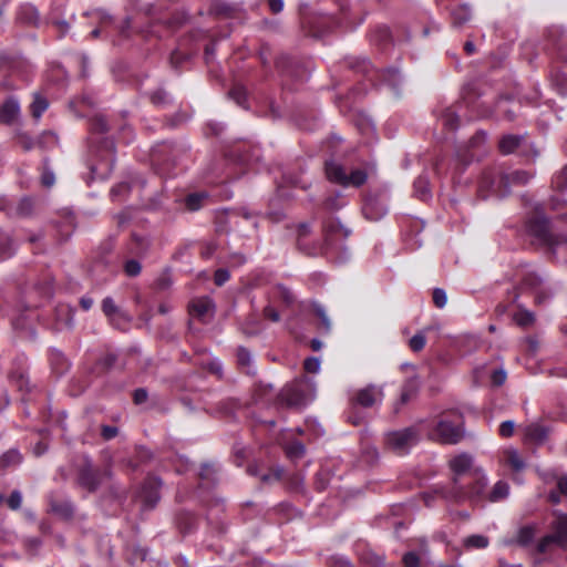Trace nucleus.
Segmentation results:
<instances>
[{
	"label": "nucleus",
	"instance_id": "1",
	"mask_svg": "<svg viewBox=\"0 0 567 567\" xmlns=\"http://www.w3.org/2000/svg\"><path fill=\"white\" fill-rule=\"evenodd\" d=\"M84 17L90 20V24H95L94 29L90 32L91 39H96L102 32L111 35L110 29H114L122 39H131L133 34H137L143 39H148L152 35L162 38L183 23V17L171 14L153 4L147 6L143 11V18L147 22L145 28L137 29L133 27L130 18H126L121 25H114L113 17L103 10L84 13Z\"/></svg>",
	"mask_w": 567,
	"mask_h": 567
},
{
	"label": "nucleus",
	"instance_id": "2",
	"mask_svg": "<svg viewBox=\"0 0 567 567\" xmlns=\"http://www.w3.org/2000/svg\"><path fill=\"white\" fill-rule=\"evenodd\" d=\"M334 2L339 8L340 17L319 13L302 19L301 24L307 35L321 38L338 27L354 28L364 21L367 13L361 14L359 4L350 8L349 0H334Z\"/></svg>",
	"mask_w": 567,
	"mask_h": 567
},
{
	"label": "nucleus",
	"instance_id": "3",
	"mask_svg": "<svg viewBox=\"0 0 567 567\" xmlns=\"http://www.w3.org/2000/svg\"><path fill=\"white\" fill-rule=\"evenodd\" d=\"M532 176L529 172L523 169L505 172L501 167H488L481 175L477 194L482 199L489 195L505 197L511 193L512 186H523Z\"/></svg>",
	"mask_w": 567,
	"mask_h": 567
},
{
	"label": "nucleus",
	"instance_id": "4",
	"mask_svg": "<svg viewBox=\"0 0 567 567\" xmlns=\"http://www.w3.org/2000/svg\"><path fill=\"white\" fill-rule=\"evenodd\" d=\"M546 49L555 62L550 69V82L560 95L567 94V70L556 63H567V34L559 27H551L546 31Z\"/></svg>",
	"mask_w": 567,
	"mask_h": 567
},
{
	"label": "nucleus",
	"instance_id": "5",
	"mask_svg": "<svg viewBox=\"0 0 567 567\" xmlns=\"http://www.w3.org/2000/svg\"><path fill=\"white\" fill-rule=\"evenodd\" d=\"M463 423L458 411H445L430 422L427 437L441 444H457L464 436Z\"/></svg>",
	"mask_w": 567,
	"mask_h": 567
},
{
	"label": "nucleus",
	"instance_id": "6",
	"mask_svg": "<svg viewBox=\"0 0 567 567\" xmlns=\"http://www.w3.org/2000/svg\"><path fill=\"white\" fill-rule=\"evenodd\" d=\"M525 227L528 235L544 247L555 249L566 241L564 235L551 231L550 220L538 209L527 218Z\"/></svg>",
	"mask_w": 567,
	"mask_h": 567
},
{
	"label": "nucleus",
	"instance_id": "7",
	"mask_svg": "<svg viewBox=\"0 0 567 567\" xmlns=\"http://www.w3.org/2000/svg\"><path fill=\"white\" fill-rule=\"evenodd\" d=\"M351 68L357 72L362 73L363 76L373 85L375 82H379L380 84L389 86L396 95H399L402 76L398 69L386 68L383 70H377L372 66L371 62L365 59L352 64Z\"/></svg>",
	"mask_w": 567,
	"mask_h": 567
},
{
	"label": "nucleus",
	"instance_id": "8",
	"mask_svg": "<svg viewBox=\"0 0 567 567\" xmlns=\"http://www.w3.org/2000/svg\"><path fill=\"white\" fill-rule=\"evenodd\" d=\"M465 481L466 482L462 483L460 486L453 487L454 492L461 496L460 499H455V504H462L465 502L477 504L480 502L486 501L487 478L482 470H475L471 472V476Z\"/></svg>",
	"mask_w": 567,
	"mask_h": 567
},
{
	"label": "nucleus",
	"instance_id": "9",
	"mask_svg": "<svg viewBox=\"0 0 567 567\" xmlns=\"http://www.w3.org/2000/svg\"><path fill=\"white\" fill-rule=\"evenodd\" d=\"M107 471L99 465H95L87 456L75 467V483L87 493H94L101 486Z\"/></svg>",
	"mask_w": 567,
	"mask_h": 567
},
{
	"label": "nucleus",
	"instance_id": "10",
	"mask_svg": "<svg viewBox=\"0 0 567 567\" xmlns=\"http://www.w3.org/2000/svg\"><path fill=\"white\" fill-rule=\"evenodd\" d=\"M350 234L351 230L344 227L338 218L327 217L322 223L323 252L328 255L332 251H342L344 249L343 241Z\"/></svg>",
	"mask_w": 567,
	"mask_h": 567
},
{
	"label": "nucleus",
	"instance_id": "11",
	"mask_svg": "<svg viewBox=\"0 0 567 567\" xmlns=\"http://www.w3.org/2000/svg\"><path fill=\"white\" fill-rule=\"evenodd\" d=\"M417 442V431L414 427L393 431L386 434V446L398 455H404Z\"/></svg>",
	"mask_w": 567,
	"mask_h": 567
},
{
	"label": "nucleus",
	"instance_id": "12",
	"mask_svg": "<svg viewBox=\"0 0 567 567\" xmlns=\"http://www.w3.org/2000/svg\"><path fill=\"white\" fill-rule=\"evenodd\" d=\"M449 466L453 474L452 481L449 484L451 487L460 486L464 483V480L471 476V472L476 470L473 467V457L467 453L454 456L449 462Z\"/></svg>",
	"mask_w": 567,
	"mask_h": 567
},
{
	"label": "nucleus",
	"instance_id": "13",
	"mask_svg": "<svg viewBox=\"0 0 567 567\" xmlns=\"http://www.w3.org/2000/svg\"><path fill=\"white\" fill-rule=\"evenodd\" d=\"M362 213L369 220L377 221L388 213L386 196L383 193H369L363 200Z\"/></svg>",
	"mask_w": 567,
	"mask_h": 567
},
{
	"label": "nucleus",
	"instance_id": "14",
	"mask_svg": "<svg viewBox=\"0 0 567 567\" xmlns=\"http://www.w3.org/2000/svg\"><path fill=\"white\" fill-rule=\"evenodd\" d=\"M31 71L30 63L20 56L3 55L0 58V73L8 76H17L25 81Z\"/></svg>",
	"mask_w": 567,
	"mask_h": 567
},
{
	"label": "nucleus",
	"instance_id": "15",
	"mask_svg": "<svg viewBox=\"0 0 567 567\" xmlns=\"http://www.w3.org/2000/svg\"><path fill=\"white\" fill-rule=\"evenodd\" d=\"M306 383L302 380H297L287 384L278 394V402L285 406H299L306 400Z\"/></svg>",
	"mask_w": 567,
	"mask_h": 567
},
{
	"label": "nucleus",
	"instance_id": "16",
	"mask_svg": "<svg viewBox=\"0 0 567 567\" xmlns=\"http://www.w3.org/2000/svg\"><path fill=\"white\" fill-rule=\"evenodd\" d=\"M162 487V481L159 477L155 475H148L144 480L141 491L140 497L142 499L143 506L147 509H152L159 502L161 495L159 489Z\"/></svg>",
	"mask_w": 567,
	"mask_h": 567
},
{
	"label": "nucleus",
	"instance_id": "17",
	"mask_svg": "<svg viewBox=\"0 0 567 567\" xmlns=\"http://www.w3.org/2000/svg\"><path fill=\"white\" fill-rule=\"evenodd\" d=\"M456 492H454V488L450 485H434L427 491L422 492L421 496L424 502V504L427 507L433 506V503L436 499H443L447 503L455 504V499H460L461 496H458Z\"/></svg>",
	"mask_w": 567,
	"mask_h": 567
},
{
	"label": "nucleus",
	"instance_id": "18",
	"mask_svg": "<svg viewBox=\"0 0 567 567\" xmlns=\"http://www.w3.org/2000/svg\"><path fill=\"white\" fill-rule=\"evenodd\" d=\"M383 398V392L375 385H368L358 390L351 398L350 403L361 408H372L380 403Z\"/></svg>",
	"mask_w": 567,
	"mask_h": 567
},
{
	"label": "nucleus",
	"instance_id": "19",
	"mask_svg": "<svg viewBox=\"0 0 567 567\" xmlns=\"http://www.w3.org/2000/svg\"><path fill=\"white\" fill-rule=\"evenodd\" d=\"M208 11L218 19H239L244 13L240 4L224 0H213Z\"/></svg>",
	"mask_w": 567,
	"mask_h": 567
},
{
	"label": "nucleus",
	"instance_id": "20",
	"mask_svg": "<svg viewBox=\"0 0 567 567\" xmlns=\"http://www.w3.org/2000/svg\"><path fill=\"white\" fill-rule=\"evenodd\" d=\"M40 14L37 8L30 3L20 4L16 11V23L24 28H37Z\"/></svg>",
	"mask_w": 567,
	"mask_h": 567
},
{
	"label": "nucleus",
	"instance_id": "21",
	"mask_svg": "<svg viewBox=\"0 0 567 567\" xmlns=\"http://www.w3.org/2000/svg\"><path fill=\"white\" fill-rule=\"evenodd\" d=\"M21 113L20 103L17 97L9 96L0 105V124L13 125Z\"/></svg>",
	"mask_w": 567,
	"mask_h": 567
},
{
	"label": "nucleus",
	"instance_id": "22",
	"mask_svg": "<svg viewBox=\"0 0 567 567\" xmlns=\"http://www.w3.org/2000/svg\"><path fill=\"white\" fill-rule=\"evenodd\" d=\"M175 526L182 536L194 533L198 527V517L188 511H178L174 519Z\"/></svg>",
	"mask_w": 567,
	"mask_h": 567
},
{
	"label": "nucleus",
	"instance_id": "23",
	"mask_svg": "<svg viewBox=\"0 0 567 567\" xmlns=\"http://www.w3.org/2000/svg\"><path fill=\"white\" fill-rule=\"evenodd\" d=\"M152 247V239L148 236L133 233L127 244V252L137 258H144L148 255Z\"/></svg>",
	"mask_w": 567,
	"mask_h": 567
},
{
	"label": "nucleus",
	"instance_id": "24",
	"mask_svg": "<svg viewBox=\"0 0 567 567\" xmlns=\"http://www.w3.org/2000/svg\"><path fill=\"white\" fill-rule=\"evenodd\" d=\"M53 138L51 132H43L38 138L32 137L28 132L17 131L14 134L16 143L25 152L33 150L35 146L42 147L44 138Z\"/></svg>",
	"mask_w": 567,
	"mask_h": 567
},
{
	"label": "nucleus",
	"instance_id": "25",
	"mask_svg": "<svg viewBox=\"0 0 567 567\" xmlns=\"http://www.w3.org/2000/svg\"><path fill=\"white\" fill-rule=\"evenodd\" d=\"M550 429L542 423H532L524 430L525 441L534 445H542L546 442Z\"/></svg>",
	"mask_w": 567,
	"mask_h": 567
},
{
	"label": "nucleus",
	"instance_id": "26",
	"mask_svg": "<svg viewBox=\"0 0 567 567\" xmlns=\"http://www.w3.org/2000/svg\"><path fill=\"white\" fill-rule=\"evenodd\" d=\"M486 140V133L483 131L476 132L470 140L466 150H458L457 151V161L463 165L466 166L470 164L475 155L472 152V150L482 145Z\"/></svg>",
	"mask_w": 567,
	"mask_h": 567
},
{
	"label": "nucleus",
	"instance_id": "27",
	"mask_svg": "<svg viewBox=\"0 0 567 567\" xmlns=\"http://www.w3.org/2000/svg\"><path fill=\"white\" fill-rule=\"evenodd\" d=\"M513 103V100L508 96H501L495 102L494 111L493 113H496L497 115H501L503 118L512 122L516 118L515 111L509 106V104ZM492 115V111L486 110L480 114L482 117H486Z\"/></svg>",
	"mask_w": 567,
	"mask_h": 567
},
{
	"label": "nucleus",
	"instance_id": "28",
	"mask_svg": "<svg viewBox=\"0 0 567 567\" xmlns=\"http://www.w3.org/2000/svg\"><path fill=\"white\" fill-rule=\"evenodd\" d=\"M190 316L204 321L214 310V302L208 297L194 299L188 305Z\"/></svg>",
	"mask_w": 567,
	"mask_h": 567
},
{
	"label": "nucleus",
	"instance_id": "29",
	"mask_svg": "<svg viewBox=\"0 0 567 567\" xmlns=\"http://www.w3.org/2000/svg\"><path fill=\"white\" fill-rule=\"evenodd\" d=\"M48 361L52 372L58 377L63 375L70 368L69 360L58 349H50L48 351Z\"/></svg>",
	"mask_w": 567,
	"mask_h": 567
},
{
	"label": "nucleus",
	"instance_id": "30",
	"mask_svg": "<svg viewBox=\"0 0 567 567\" xmlns=\"http://www.w3.org/2000/svg\"><path fill=\"white\" fill-rule=\"evenodd\" d=\"M49 512L60 516L63 519H71L74 515V506L69 499L51 497L49 499Z\"/></svg>",
	"mask_w": 567,
	"mask_h": 567
},
{
	"label": "nucleus",
	"instance_id": "31",
	"mask_svg": "<svg viewBox=\"0 0 567 567\" xmlns=\"http://www.w3.org/2000/svg\"><path fill=\"white\" fill-rule=\"evenodd\" d=\"M99 144H100V148L101 151L104 153L103 154V162L101 163V165H104L105 167L103 168V172L101 174H107L110 173L113 167H114V164H115V145H114V142L112 140H109V138H103L101 141H99Z\"/></svg>",
	"mask_w": 567,
	"mask_h": 567
},
{
	"label": "nucleus",
	"instance_id": "32",
	"mask_svg": "<svg viewBox=\"0 0 567 567\" xmlns=\"http://www.w3.org/2000/svg\"><path fill=\"white\" fill-rule=\"evenodd\" d=\"M102 311L113 326H118L125 319L124 312L115 305L113 298L105 297L102 300Z\"/></svg>",
	"mask_w": 567,
	"mask_h": 567
},
{
	"label": "nucleus",
	"instance_id": "33",
	"mask_svg": "<svg viewBox=\"0 0 567 567\" xmlns=\"http://www.w3.org/2000/svg\"><path fill=\"white\" fill-rule=\"evenodd\" d=\"M556 545L560 548L567 546V514H560L553 523V533Z\"/></svg>",
	"mask_w": 567,
	"mask_h": 567
},
{
	"label": "nucleus",
	"instance_id": "34",
	"mask_svg": "<svg viewBox=\"0 0 567 567\" xmlns=\"http://www.w3.org/2000/svg\"><path fill=\"white\" fill-rule=\"evenodd\" d=\"M525 141L524 135L506 134L498 142V150L502 154L508 155L514 153Z\"/></svg>",
	"mask_w": 567,
	"mask_h": 567
},
{
	"label": "nucleus",
	"instance_id": "35",
	"mask_svg": "<svg viewBox=\"0 0 567 567\" xmlns=\"http://www.w3.org/2000/svg\"><path fill=\"white\" fill-rule=\"evenodd\" d=\"M326 175L332 183L344 185L347 178V172L344 167L333 161H327L324 164Z\"/></svg>",
	"mask_w": 567,
	"mask_h": 567
},
{
	"label": "nucleus",
	"instance_id": "36",
	"mask_svg": "<svg viewBox=\"0 0 567 567\" xmlns=\"http://www.w3.org/2000/svg\"><path fill=\"white\" fill-rule=\"evenodd\" d=\"M195 50H184L183 42L171 53L169 63L176 71L181 70L183 65L190 60Z\"/></svg>",
	"mask_w": 567,
	"mask_h": 567
},
{
	"label": "nucleus",
	"instance_id": "37",
	"mask_svg": "<svg viewBox=\"0 0 567 567\" xmlns=\"http://www.w3.org/2000/svg\"><path fill=\"white\" fill-rule=\"evenodd\" d=\"M247 472L251 476H258L262 483H272L280 481L281 471L280 470H267V472H262L259 465L250 464L247 467Z\"/></svg>",
	"mask_w": 567,
	"mask_h": 567
},
{
	"label": "nucleus",
	"instance_id": "38",
	"mask_svg": "<svg viewBox=\"0 0 567 567\" xmlns=\"http://www.w3.org/2000/svg\"><path fill=\"white\" fill-rule=\"evenodd\" d=\"M451 24L453 28H460L471 20L472 11L468 6L460 4L450 12Z\"/></svg>",
	"mask_w": 567,
	"mask_h": 567
},
{
	"label": "nucleus",
	"instance_id": "39",
	"mask_svg": "<svg viewBox=\"0 0 567 567\" xmlns=\"http://www.w3.org/2000/svg\"><path fill=\"white\" fill-rule=\"evenodd\" d=\"M16 250L17 247L12 236L8 233L0 231V262L13 257Z\"/></svg>",
	"mask_w": 567,
	"mask_h": 567
},
{
	"label": "nucleus",
	"instance_id": "40",
	"mask_svg": "<svg viewBox=\"0 0 567 567\" xmlns=\"http://www.w3.org/2000/svg\"><path fill=\"white\" fill-rule=\"evenodd\" d=\"M502 461L505 465L511 467L514 472H519L525 468V462L517 450L507 449L503 452Z\"/></svg>",
	"mask_w": 567,
	"mask_h": 567
},
{
	"label": "nucleus",
	"instance_id": "41",
	"mask_svg": "<svg viewBox=\"0 0 567 567\" xmlns=\"http://www.w3.org/2000/svg\"><path fill=\"white\" fill-rule=\"evenodd\" d=\"M116 361H117V355L113 352H107L96 360V362L92 369V373H95L96 375H102V374L106 373L107 371H110L113 368V365L116 363Z\"/></svg>",
	"mask_w": 567,
	"mask_h": 567
},
{
	"label": "nucleus",
	"instance_id": "42",
	"mask_svg": "<svg viewBox=\"0 0 567 567\" xmlns=\"http://www.w3.org/2000/svg\"><path fill=\"white\" fill-rule=\"evenodd\" d=\"M513 320L519 328L527 329L535 323L536 317L534 312L518 306L517 311L513 313Z\"/></svg>",
	"mask_w": 567,
	"mask_h": 567
},
{
	"label": "nucleus",
	"instance_id": "43",
	"mask_svg": "<svg viewBox=\"0 0 567 567\" xmlns=\"http://www.w3.org/2000/svg\"><path fill=\"white\" fill-rule=\"evenodd\" d=\"M440 121L449 131H455L458 127L460 117L454 106L446 107L440 115Z\"/></svg>",
	"mask_w": 567,
	"mask_h": 567
},
{
	"label": "nucleus",
	"instance_id": "44",
	"mask_svg": "<svg viewBox=\"0 0 567 567\" xmlns=\"http://www.w3.org/2000/svg\"><path fill=\"white\" fill-rule=\"evenodd\" d=\"M370 40L372 43L380 47V49L384 50L388 44L391 43V33L389 28L386 27H377L370 35Z\"/></svg>",
	"mask_w": 567,
	"mask_h": 567
},
{
	"label": "nucleus",
	"instance_id": "45",
	"mask_svg": "<svg viewBox=\"0 0 567 567\" xmlns=\"http://www.w3.org/2000/svg\"><path fill=\"white\" fill-rule=\"evenodd\" d=\"M509 493V485L505 481H498L495 483L491 492L487 493L486 501L496 503L505 499Z\"/></svg>",
	"mask_w": 567,
	"mask_h": 567
},
{
	"label": "nucleus",
	"instance_id": "46",
	"mask_svg": "<svg viewBox=\"0 0 567 567\" xmlns=\"http://www.w3.org/2000/svg\"><path fill=\"white\" fill-rule=\"evenodd\" d=\"M49 101L39 93L33 94V101L30 104V113L34 120H39L42 114L48 110Z\"/></svg>",
	"mask_w": 567,
	"mask_h": 567
},
{
	"label": "nucleus",
	"instance_id": "47",
	"mask_svg": "<svg viewBox=\"0 0 567 567\" xmlns=\"http://www.w3.org/2000/svg\"><path fill=\"white\" fill-rule=\"evenodd\" d=\"M207 198L208 196L205 192L190 193L185 197V207L189 212H196L204 206Z\"/></svg>",
	"mask_w": 567,
	"mask_h": 567
},
{
	"label": "nucleus",
	"instance_id": "48",
	"mask_svg": "<svg viewBox=\"0 0 567 567\" xmlns=\"http://www.w3.org/2000/svg\"><path fill=\"white\" fill-rule=\"evenodd\" d=\"M229 96L233 99L236 104L244 109H248L247 102H248V92L246 87L243 84L236 83L231 86L229 90Z\"/></svg>",
	"mask_w": 567,
	"mask_h": 567
},
{
	"label": "nucleus",
	"instance_id": "49",
	"mask_svg": "<svg viewBox=\"0 0 567 567\" xmlns=\"http://www.w3.org/2000/svg\"><path fill=\"white\" fill-rule=\"evenodd\" d=\"M417 391V382L414 379L406 380L401 390L400 403L406 404L408 402H410L413 398L416 396Z\"/></svg>",
	"mask_w": 567,
	"mask_h": 567
},
{
	"label": "nucleus",
	"instance_id": "50",
	"mask_svg": "<svg viewBox=\"0 0 567 567\" xmlns=\"http://www.w3.org/2000/svg\"><path fill=\"white\" fill-rule=\"evenodd\" d=\"M150 102L156 107H166L172 103L169 94L162 87L148 93Z\"/></svg>",
	"mask_w": 567,
	"mask_h": 567
},
{
	"label": "nucleus",
	"instance_id": "51",
	"mask_svg": "<svg viewBox=\"0 0 567 567\" xmlns=\"http://www.w3.org/2000/svg\"><path fill=\"white\" fill-rule=\"evenodd\" d=\"M215 474H216V470H215L214 465L203 464L200 472H199L200 483L198 486V491H200L204 486H206L208 488L210 485H213L214 481H215Z\"/></svg>",
	"mask_w": 567,
	"mask_h": 567
},
{
	"label": "nucleus",
	"instance_id": "52",
	"mask_svg": "<svg viewBox=\"0 0 567 567\" xmlns=\"http://www.w3.org/2000/svg\"><path fill=\"white\" fill-rule=\"evenodd\" d=\"M535 534H536V528L534 526H530V525L523 526L519 528V530L517 533L516 543L522 547H527L533 543V540L535 538Z\"/></svg>",
	"mask_w": 567,
	"mask_h": 567
},
{
	"label": "nucleus",
	"instance_id": "53",
	"mask_svg": "<svg viewBox=\"0 0 567 567\" xmlns=\"http://www.w3.org/2000/svg\"><path fill=\"white\" fill-rule=\"evenodd\" d=\"M285 452L290 460H299L306 453V447L302 442L293 440L285 445Z\"/></svg>",
	"mask_w": 567,
	"mask_h": 567
},
{
	"label": "nucleus",
	"instance_id": "54",
	"mask_svg": "<svg viewBox=\"0 0 567 567\" xmlns=\"http://www.w3.org/2000/svg\"><path fill=\"white\" fill-rule=\"evenodd\" d=\"M413 190L417 198L421 200H426L430 196V188H429V181L423 177L419 176L414 183H413Z\"/></svg>",
	"mask_w": 567,
	"mask_h": 567
},
{
	"label": "nucleus",
	"instance_id": "55",
	"mask_svg": "<svg viewBox=\"0 0 567 567\" xmlns=\"http://www.w3.org/2000/svg\"><path fill=\"white\" fill-rule=\"evenodd\" d=\"M368 178V174L363 169H353L350 174L347 173L346 183L343 186H354L360 187L362 186Z\"/></svg>",
	"mask_w": 567,
	"mask_h": 567
},
{
	"label": "nucleus",
	"instance_id": "56",
	"mask_svg": "<svg viewBox=\"0 0 567 567\" xmlns=\"http://www.w3.org/2000/svg\"><path fill=\"white\" fill-rule=\"evenodd\" d=\"M520 285L535 292L543 286V278L537 272H527L523 276Z\"/></svg>",
	"mask_w": 567,
	"mask_h": 567
},
{
	"label": "nucleus",
	"instance_id": "57",
	"mask_svg": "<svg viewBox=\"0 0 567 567\" xmlns=\"http://www.w3.org/2000/svg\"><path fill=\"white\" fill-rule=\"evenodd\" d=\"M91 134H103L109 131V124L103 115H95L89 122Z\"/></svg>",
	"mask_w": 567,
	"mask_h": 567
},
{
	"label": "nucleus",
	"instance_id": "58",
	"mask_svg": "<svg viewBox=\"0 0 567 567\" xmlns=\"http://www.w3.org/2000/svg\"><path fill=\"white\" fill-rule=\"evenodd\" d=\"M275 297L278 301H280L286 307H290L296 301V298H295V295L292 293V291L289 288L281 286V285L276 287Z\"/></svg>",
	"mask_w": 567,
	"mask_h": 567
},
{
	"label": "nucleus",
	"instance_id": "59",
	"mask_svg": "<svg viewBox=\"0 0 567 567\" xmlns=\"http://www.w3.org/2000/svg\"><path fill=\"white\" fill-rule=\"evenodd\" d=\"M22 460L21 454L17 450H9L2 454L0 458L1 467L6 468L9 466L18 465Z\"/></svg>",
	"mask_w": 567,
	"mask_h": 567
},
{
	"label": "nucleus",
	"instance_id": "60",
	"mask_svg": "<svg viewBox=\"0 0 567 567\" xmlns=\"http://www.w3.org/2000/svg\"><path fill=\"white\" fill-rule=\"evenodd\" d=\"M464 546L467 548L483 549L488 546V538L483 535H471L465 538Z\"/></svg>",
	"mask_w": 567,
	"mask_h": 567
},
{
	"label": "nucleus",
	"instance_id": "61",
	"mask_svg": "<svg viewBox=\"0 0 567 567\" xmlns=\"http://www.w3.org/2000/svg\"><path fill=\"white\" fill-rule=\"evenodd\" d=\"M551 186L554 189L559 192L567 189V164L560 172L554 175L551 179Z\"/></svg>",
	"mask_w": 567,
	"mask_h": 567
},
{
	"label": "nucleus",
	"instance_id": "62",
	"mask_svg": "<svg viewBox=\"0 0 567 567\" xmlns=\"http://www.w3.org/2000/svg\"><path fill=\"white\" fill-rule=\"evenodd\" d=\"M313 313L320 320V329L324 330L326 332L330 331L331 322L326 313L324 308L321 305L316 303L313 306Z\"/></svg>",
	"mask_w": 567,
	"mask_h": 567
},
{
	"label": "nucleus",
	"instance_id": "63",
	"mask_svg": "<svg viewBox=\"0 0 567 567\" xmlns=\"http://www.w3.org/2000/svg\"><path fill=\"white\" fill-rule=\"evenodd\" d=\"M358 405H353L350 403L349 410L347 411V421L351 423L354 426H358L363 423L364 416L363 414L358 410Z\"/></svg>",
	"mask_w": 567,
	"mask_h": 567
},
{
	"label": "nucleus",
	"instance_id": "64",
	"mask_svg": "<svg viewBox=\"0 0 567 567\" xmlns=\"http://www.w3.org/2000/svg\"><path fill=\"white\" fill-rule=\"evenodd\" d=\"M553 545H556V538L553 534H548L538 540L535 550L537 554H546Z\"/></svg>",
	"mask_w": 567,
	"mask_h": 567
}]
</instances>
